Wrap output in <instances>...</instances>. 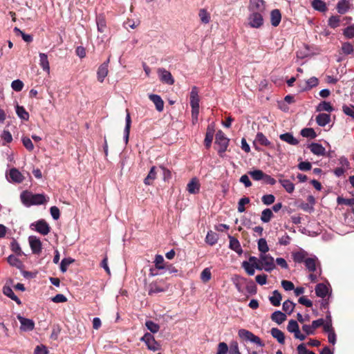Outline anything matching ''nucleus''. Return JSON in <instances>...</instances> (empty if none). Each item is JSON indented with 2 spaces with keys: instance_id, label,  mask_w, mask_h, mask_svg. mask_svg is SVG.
<instances>
[{
  "instance_id": "f257e3e1",
  "label": "nucleus",
  "mask_w": 354,
  "mask_h": 354,
  "mask_svg": "<svg viewBox=\"0 0 354 354\" xmlns=\"http://www.w3.org/2000/svg\"><path fill=\"white\" fill-rule=\"evenodd\" d=\"M20 199L21 203L26 207L42 205L46 202L44 194H33L28 190L21 193Z\"/></svg>"
},
{
  "instance_id": "f03ea898",
  "label": "nucleus",
  "mask_w": 354,
  "mask_h": 354,
  "mask_svg": "<svg viewBox=\"0 0 354 354\" xmlns=\"http://www.w3.org/2000/svg\"><path fill=\"white\" fill-rule=\"evenodd\" d=\"M199 102L200 97L198 95V88L196 86H194L192 87L190 93V105L192 107V117L194 124L198 120L199 114Z\"/></svg>"
},
{
  "instance_id": "7ed1b4c3",
  "label": "nucleus",
  "mask_w": 354,
  "mask_h": 354,
  "mask_svg": "<svg viewBox=\"0 0 354 354\" xmlns=\"http://www.w3.org/2000/svg\"><path fill=\"white\" fill-rule=\"evenodd\" d=\"M230 140L225 136V133L219 130L216 134L215 138V144L219 146L218 149V153L220 157H223V153L227 150V148L229 145Z\"/></svg>"
},
{
  "instance_id": "20e7f679",
  "label": "nucleus",
  "mask_w": 354,
  "mask_h": 354,
  "mask_svg": "<svg viewBox=\"0 0 354 354\" xmlns=\"http://www.w3.org/2000/svg\"><path fill=\"white\" fill-rule=\"evenodd\" d=\"M315 294L317 297L325 299L331 296L332 289L330 283L326 281L324 283H319L315 288Z\"/></svg>"
},
{
  "instance_id": "39448f33",
  "label": "nucleus",
  "mask_w": 354,
  "mask_h": 354,
  "mask_svg": "<svg viewBox=\"0 0 354 354\" xmlns=\"http://www.w3.org/2000/svg\"><path fill=\"white\" fill-rule=\"evenodd\" d=\"M321 274L320 262L316 256L311 254V282L317 281Z\"/></svg>"
},
{
  "instance_id": "423d86ee",
  "label": "nucleus",
  "mask_w": 354,
  "mask_h": 354,
  "mask_svg": "<svg viewBox=\"0 0 354 354\" xmlns=\"http://www.w3.org/2000/svg\"><path fill=\"white\" fill-rule=\"evenodd\" d=\"M239 335L241 338L245 340L250 341L251 342L255 343L261 346H264V344L258 336H256L252 332L248 330L240 329L239 330Z\"/></svg>"
},
{
  "instance_id": "0eeeda50",
  "label": "nucleus",
  "mask_w": 354,
  "mask_h": 354,
  "mask_svg": "<svg viewBox=\"0 0 354 354\" xmlns=\"http://www.w3.org/2000/svg\"><path fill=\"white\" fill-rule=\"evenodd\" d=\"M141 341L144 342L148 349L151 351H158L160 349V345L156 341L154 337L149 333H146L143 337L140 339Z\"/></svg>"
},
{
  "instance_id": "6e6552de",
  "label": "nucleus",
  "mask_w": 354,
  "mask_h": 354,
  "mask_svg": "<svg viewBox=\"0 0 354 354\" xmlns=\"http://www.w3.org/2000/svg\"><path fill=\"white\" fill-rule=\"evenodd\" d=\"M263 13L250 12L248 16V24L252 28H259L263 24Z\"/></svg>"
},
{
  "instance_id": "1a4fd4ad",
  "label": "nucleus",
  "mask_w": 354,
  "mask_h": 354,
  "mask_svg": "<svg viewBox=\"0 0 354 354\" xmlns=\"http://www.w3.org/2000/svg\"><path fill=\"white\" fill-rule=\"evenodd\" d=\"M248 9L250 12L263 13L266 10L265 1L263 0H250Z\"/></svg>"
},
{
  "instance_id": "9d476101",
  "label": "nucleus",
  "mask_w": 354,
  "mask_h": 354,
  "mask_svg": "<svg viewBox=\"0 0 354 354\" xmlns=\"http://www.w3.org/2000/svg\"><path fill=\"white\" fill-rule=\"evenodd\" d=\"M158 73L160 81L163 83L169 85H172L174 83V79L173 78L171 73L167 71L165 68H159L158 69Z\"/></svg>"
},
{
  "instance_id": "9b49d317",
  "label": "nucleus",
  "mask_w": 354,
  "mask_h": 354,
  "mask_svg": "<svg viewBox=\"0 0 354 354\" xmlns=\"http://www.w3.org/2000/svg\"><path fill=\"white\" fill-rule=\"evenodd\" d=\"M109 61H110V57H109L106 62L102 63L99 66V68L97 69V80L101 83L104 82V78L108 75V73H109L108 66H109Z\"/></svg>"
},
{
  "instance_id": "f8f14e48",
  "label": "nucleus",
  "mask_w": 354,
  "mask_h": 354,
  "mask_svg": "<svg viewBox=\"0 0 354 354\" xmlns=\"http://www.w3.org/2000/svg\"><path fill=\"white\" fill-rule=\"evenodd\" d=\"M261 262L265 270L270 272L274 268V259L268 254H261Z\"/></svg>"
},
{
  "instance_id": "ddd939ff",
  "label": "nucleus",
  "mask_w": 354,
  "mask_h": 354,
  "mask_svg": "<svg viewBox=\"0 0 354 354\" xmlns=\"http://www.w3.org/2000/svg\"><path fill=\"white\" fill-rule=\"evenodd\" d=\"M307 253L300 251L293 253V259L295 262H304L306 269L310 272V258H306Z\"/></svg>"
},
{
  "instance_id": "4468645a",
  "label": "nucleus",
  "mask_w": 354,
  "mask_h": 354,
  "mask_svg": "<svg viewBox=\"0 0 354 354\" xmlns=\"http://www.w3.org/2000/svg\"><path fill=\"white\" fill-rule=\"evenodd\" d=\"M17 319L21 324V328L24 330H32L35 327V323L32 319L24 318L21 315L17 316Z\"/></svg>"
},
{
  "instance_id": "2eb2a0df",
  "label": "nucleus",
  "mask_w": 354,
  "mask_h": 354,
  "mask_svg": "<svg viewBox=\"0 0 354 354\" xmlns=\"http://www.w3.org/2000/svg\"><path fill=\"white\" fill-rule=\"evenodd\" d=\"M149 98L153 102L158 111L161 112L164 109V101L160 95L156 94H149Z\"/></svg>"
},
{
  "instance_id": "dca6fc26",
  "label": "nucleus",
  "mask_w": 354,
  "mask_h": 354,
  "mask_svg": "<svg viewBox=\"0 0 354 354\" xmlns=\"http://www.w3.org/2000/svg\"><path fill=\"white\" fill-rule=\"evenodd\" d=\"M200 183L196 178H193L187 185V190L189 193L195 194L200 191Z\"/></svg>"
},
{
  "instance_id": "f3484780",
  "label": "nucleus",
  "mask_w": 354,
  "mask_h": 354,
  "mask_svg": "<svg viewBox=\"0 0 354 354\" xmlns=\"http://www.w3.org/2000/svg\"><path fill=\"white\" fill-rule=\"evenodd\" d=\"M165 289L160 286L159 282L158 281H153L149 285L148 288V294L149 295H153L154 294H157L159 292H165Z\"/></svg>"
},
{
  "instance_id": "a211bd4d",
  "label": "nucleus",
  "mask_w": 354,
  "mask_h": 354,
  "mask_svg": "<svg viewBox=\"0 0 354 354\" xmlns=\"http://www.w3.org/2000/svg\"><path fill=\"white\" fill-rule=\"evenodd\" d=\"M35 230L41 234L46 235L49 232L50 227L45 221L40 220L36 223Z\"/></svg>"
},
{
  "instance_id": "6ab92c4d",
  "label": "nucleus",
  "mask_w": 354,
  "mask_h": 354,
  "mask_svg": "<svg viewBox=\"0 0 354 354\" xmlns=\"http://www.w3.org/2000/svg\"><path fill=\"white\" fill-rule=\"evenodd\" d=\"M9 178L12 182L20 183L24 180V176L16 168L10 170Z\"/></svg>"
},
{
  "instance_id": "aec40b11",
  "label": "nucleus",
  "mask_w": 354,
  "mask_h": 354,
  "mask_svg": "<svg viewBox=\"0 0 354 354\" xmlns=\"http://www.w3.org/2000/svg\"><path fill=\"white\" fill-rule=\"evenodd\" d=\"M281 20V14L279 10L274 9L270 12V22L271 24L277 27L279 26Z\"/></svg>"
},
{
  "instance_id": "412c9836",
  "label": "nucleus",
  "mask_w": 354,
  "mask_h": 354,
  "mask_svg": "<svg viewBox=\"0 0 354 354\" xmlns=\"http://www.w3.org/2000/svg\"><path fill=\"white\" fill-rule=\"evenodd\" d=\"M315 121L320 127H325L330 122V115L327 113H319L315 118Z\"/></svg>"
},
{
  "instance_id": "4be33fe9",
  "label": "nucleus",
  "mask_w": 354,
  "mask_h": 354,
  "mask_svg": "<svg viewBox=\"0 0 354 354\" xmlns=\"http://www.w3.org/2000/svg\"><path fill=\"white\" fill-rule=\"evenodd\" d=\"M126 112H127L126 125H125L124 130V138L125 142L127 144L129 141V138L130 129H131V119L130 113L128 109L126 110Z\"/></svg>"
},
{
  "instance_id": "5701e85b",
  "label": "nucleus",
  "mask_w": 354,
  "mask_h": 354,
  "mask_svg": "<svg viewBox=\"0 0 354 354\" xmlns=\"http://www.w3.org/2000/svg\"><path fill=\"white\" fill-rule=\"evenodd\" d=\"M39 65L44 71L48 74L50 73V64L46 54L43 53H39Z\"/></svg>"
},
{
  "instance_id": "b1692460",
  "label": "nucleus",
  "mask_w": 354,
  "mask_h": 354,
  "mask_svg": "<svg viewBox=\"0 0 354 354\" xmlns=\"http://www.w3.org/2000/svg\"><path fill=\"white\" fill-rule=\"evenodd\" d=\"M279 138L281 140L286 142L287 143L292 145H297L299 143V141L295 138L292 134L290 133L281 134Z\"/></svg>"
},
{
  "instance_id": "393cba45",
  "label": "nucleus",
  "mask_w": 354,
  "mask_h": 354,
  "mask_svg": "<svg viewBox=\"0 0 354 354\" xmlns=\"http://www.w3.org/2000/svg\"><path fill=\"white\" fill-rule=\"evenodd\" d=\"M156 167L153 166L147 177L144 179V183L147 185H150L153 184V180L156 178Z\"/></svg>"
},
{
  "instance_id": "a878e982",
  "label": "nucleus",
  "mask_w": 354,
  "mask_h": 354,
  "mask_svg": "<svg viewBox=\"0 0 354 354\" xmlns=\"http://www.w3.org/2000/svg\"><path fill=\"white\" fill-rule=\"evenodd\" d=\"M311 152L317 156H324L326 154V149L320 144L311 143Z\"/></svg>"
},
{
  "instance_id": "bb28decb",
  "label": "nucleus",
  "mask_w": 354,
  "mask_h": 354,
  "mask_svg": "<svg viewBox=\"0 0 354 354\" xmlns=\"http://www.w3.org/2000/svg\"><path fill=\"white\" fill-rule=\"evenodd\" d=\"M8 263L17 268L21 269L24 267V264L15 254H10L7 258Z\"/></svg>"
},
{
  "instance_id": "cd10ccee",
  "label": "nucleus",
  "mask_w": 354,
  "mask_h": 354,
  "mask_svg": "<svg viewBox=\"0 0 354 354\" xmlns=\"http://www.w3.org/2000/svg\"><path fill=\"white\" fill-rule=\"evenodd\" d=\"M3 292L5 295L10 297L19 305L21 304V300L15 295L12 289L10 286H4L3 288Z\"/></svg>"
},
{
  "instance_id": "c85d7f7f",
  "label": "nucleus",
  "mask_w": 354,
  "mask_h": 354,
  "mask_svg": "<svg viewBox=\"0 0 354 354\" xmlns=\"http://www.w3.org/2000/svg\"><path fill=\"white\" fill-rule=\"evenodd\" d=\"M271 319L273 322L281 324L286 319V315L283 313L277 310L272 314Z\"/></svg>"
},
{
  "instance_id": "c756f323",
  "label": "nucleus",
  "mask_w": 354,
  "mask_h": 354,
  "mask_svg": "<svg viewBox=\"0 0 354 354\" xmlns=\"http://www.w3.org/2000/svg\"><path fill=\"white\" fill-rule=\"evenodd\" d=\"M153 263L156 268L158 270H164L167 263V262L165 261L163 257L160 254L156 255Z\"/></svg>"
},
{
  "instance_id": "7c9ffc66",
  "label": "nucleus",
  "mask_w": 354,
  "mask_h": 354,
  "mask_svg": "<svg viewBox=\"0 0 354 354\" xmlns=\"http://www.w3.org/2000/svg\"><path fill=\"white\" fill-rule=\"evenodd\" d=\"M270 333L272 336L277 339L280 344H283L285 341V336L283 333L277 328H272Z\"/></svg>"
},
{
  "instance_id": "2f4dec72",
  "label": "nucleus",
  "mask_w": 354,
  "mask_h": 354,
  "mask_svg": "<svg viewBox=\"0 0 354 354\" xmlns=\"http://www.w3.org/2000/svg\"><path fill=\"white\" fill-rule=\"evenodd\" d=\"M350 8V3L348 0H341L337 5V12L340 14H344Z\"/></svg>"
},
{
  "instance_id": "473e14b6",
  "label": "nucleus",
  "mask_w": 354,
  "mask_h": 354,
  "mask_svg": "<svg viewBox=\"0 0 354 354\" xmlns=\"http://www.w3.org/2000/svg\"><path fill=\"white\" fill-rule=\"evenodd\" d=\"M198 17L201 23L207 24L211 20L210 14L207 12V10L205 8H202L199 10Z\"/></svg>"
},
{
  "instance_id": "72a5a7b5",
  "label": "nucleus",
  "mask_w": 354,
  "mask_h": 354,
  "mask_svg": "<svg viewBox=\"0 0 354 354\" xmlns=\"http://www.w3.org/2000/svg\"><path fill=\"white\" fill-rule=\"evenodd\" d=\"M214 131L213 129H211L209 127H207V132L205 134V138L204 140V144L207 149H209L211 146L213 137H214Z\"/></svg>"
},
{
  "instance_id": "f704fd0d",
  "label": "nucleus",
  "mask_w": 354,
  "mask_h": 354,
  "mask_svg": "<svg viewBox=\"0 0 354 354\" xmlns=\"http://www.w3.org/2000/svg\"><path fill=\"white\" fill-rule=\"evenodd\" d=\"M279 182L280 183V184L282 185V187L286 189V191L288 193L290 194V193L293 192V191L295 189V185L290 180H287V179L280 178L279 180Z\"/></svg>"
},
{
  "instance_id": "c9c22d12",
  "label": "nucleus",
  "mask_w": 354,
  "mask_h": 354,
  "mask_svg": "<svg viewBox=\"0 0 354 354\" xmlns=\"http://www.w3.org/2000/svg\"><path fill=\"white\" fill-rule=\"evenodd\" d=\"M311 5L314 9L324 12L327 10V7L326 3L322 0H313L311 2Z\"/></svg>"
},
{
  "instance_id": "e433bc0d",
  "label": "nucleus",
  "mask_w": 354,
  "mask_h": 354,
  "mask_svg": "<svg viewBox=\"0 0 354 354\" xmlns=\"http://www.w3.org/2000/svg\"><path fill=\"white\" fill-rule=\"evenodd\" d=\"M282 297L281 293L278 290H274L272 293V296L270 297V301L274 306H280Z\"/></svg>"
},
{
  "instance_id": "4c0bfd02",
  "label": "nucleus",
  "mask_w": 354,
  "mask_h": 354,
  "mask_svg": "<svg viewBox=\"0 0 354 354\" xmlns=\"http://www.w3.org/2000/svg\"><path fill=\"white\" fill-rule=\"evenodd\" d=\"M16 113L19 118L21 120L28 121L29 120V113L26 111L24 106L17 105L16 106Z\"/></svg>"
},
{
  "instance_id": "58836bf2",
  "label": "nucleus",
  "mask_w": 354,
  "mask_h": 354,
  "mask_svg": "<svg viewBox=\"0 0 354 354\" xmlns=\"http://www.w3.org/2000/svg\"><path fill=\"white\" fill-rule=\"evenodd\" d=\"M334 110L330 103L328 102L323 101L318 104L316 107V111L318 112L321 111H328L331 112Z\"/></svg>"
},
{
  "instance_id": "ea45409f",
  "label": "nucleus",
  "mask_w": 354,
  "mask_h": 354,
  "mask_svg": "<svg viewBox=\"0 0 354 354\" xmlns=\"http://www.w3.org/2000/svg\"><path fill=\"white\" fill-rule=\"evenodd\" d=\"M96 23L98 31L104 32L106 28L105 18L103 15H100L96 18Z\"/></svg>"
},
{
  "instance_id": "a19ab883",
  "label": "nucleus",
  "mask_w": 354,
  "mask_h": 354,
  "mask_svg": "<svg viewBox=\"0 0 354 354\" xmlns=\"http://www.w3.org/2000/svg\"><path fill=\"white\" fill-rule=\"evenodd\" d=\"M256 141L262 146H270L271 142L267 139L263 133H257L256 136Z\"/></svg>"
},
{
  "instance_id": "79ce46f5",
  "label": "nucleus",
  "mask_w": 354,
  "mask_h": 354,
  "mask_svg": "<svg viewBox=\"0 0 354 354\" xmlns=\"http://www.w3.org/2000/svg\"><path fill=\"white\" fill-rule=\"evenodd\" d=\"M272 211L270 209H265L261 216V220L264 223H268L273 217Z\"/></svg>"
},
{
  "instance_id": "37998d69",
  "label": "nucleus",
  "mask_w": 354,
  "mask_h": 354,
  "mask_svg": "<svg viewBox=\"0 0 354 354\" xmlns=\"http://www.w3.org/2000/svg\"><path fill=\"white\" fill-rule=\"evenodd\" d=\"M252 178L254 180H263L264 176V172L260 169H256L248 172Z\"/></svg>"
},
{
  "instance_id": "c03bdc74",
  "label": "nucleus",
  "mask_w": 354,
  "mask_h": 354,
  "mask_svg": "<svg viewBox=\"0 0 354 354\" xmlns=\"http://www.w3.org/2000/svg\"><path fill=\"white\" fill-rule=\"evenodd\" d=\"M250 200L248 197H243L241 198L238 203V212H244L245 211V205L249 204Z\"/></svg>"
},
{
  "instance_id": "a18cd8bd",
  "label": "nucleus",
  "mask_w": 354,
  "mask_h": 354,
  "mask_svg": "<svg viewBox=\"0 0 354 354\" xmlns=\"http://www.w3.org/2000/svg\"><path fill=\"white\" fill-rule=\"evenodd\" d=\"M75 261L73 259L71 258H64L62 260L60 263V270L62 272H65L67 270V268L69 265L73 263Z\"/></svg>"
},
{
  "instance_id": "49530a36",
  "label": "nucleus",
  "mask_w": 354,
  "mask_h": 354,
  "mask_svg": "<svg viewBox=\"0 0 354 354\" xmlns=\"http://www.w3.org/2000/svg\"><path fill=\"white\" fill-rule=\"evenodd\" d=\"M145 326L147 329L153 333H157L160 329V326L151 320L147 321L145 322Z\"/></svg>"
},
{
  "instance_id": "de8ad7c7",
  "label": "nucleus",
  "mask_w": 354,
  "mask_h": 354,
  "mask_svg": "<svg viewBox=\"0 0 354 354\" xmlns=\"http://www.w3.org/2000/svg\"><path fill=\"white\" fill-rule=\"evenodd\" d=\"M211 277H212V273H211L210 268H205L201 274V281L203 283H207L211 279Z\"/></svg>"
},
{
  "instance_id": "09e8293b",
  "label": "nucleus",
  "mask_w": 354,
  "mask_h": 354,
  "mask_svg": "<svg viewBox=\"0 0 354 354\" xmlns=\"http://www.w3.org/2000/svg\"><path fill=\"white\" fill-rule=\"evenodd\" d=\"M242 266L248 275H250V276L254 275L255 270H254V265L253 264V263H250L248 261H243Z\"/></svg>"
},
{
  "instance_id": "8fccbe9b",
  "label": "nucleus",
  "mask_w": 354,
  "mask_h": 354,
  "mask_svg": "<svg viewBox=\"0 0 354 354\" xmlns=\"http://www.w3.org/2000/svg\"><path fill=\"white\" fill-rule=\"evenodd\" d=\"M14 32L17 35H20L26 42L30 43L33 39L32 35L24 33L23 31H21L19 28L17 27L14 28Z\"/></svg>"
},
{
  "instance_id": "3c124183",
  "label": "nucleus",
  "mask_w": 354,
  "mask_h": 354,
  "mask_svg": "<svg viewBox=\"0 0 354 354\" xmlns=\"http://www.w3.org/2000/svg\"><path fill=\"white\" fill-rule=\"evenodd\" d=\"M295 308V304L290 300H286L283 304V310L288 314H290Z\"/></svg>"
},
{
  "instance_id": "603ef678",
  "label": "nucleus",
  "mask_w": 354,
  "mask_h": 354,
  "mask_svg": "<svg viewBox=\"0 0 354 354\" xmlns=\"http://www.w3.org/2000/svg\"><path fill=\"white\" fill-rule=\"evenodd\" d=\"M287 329L290 333H294V334L299 330L297 322L293 319L289 321Z\"/></svg>"
},
{
  "instance_id": "864d4df0",
  "label": "nucleus",
  "mask_w": 354,
  "mask_h": 354,
  "mask_svg": "<svg viewBox=\"0 0 354 354\" xmlns=\"http://www.w3.org/2000/svg\"><path fill=\"white\" fill-rule=\"evenodd\" d=\"M24 84L23 82L20 80H14L11 84L12 88L17 92L21 91L24 88Z\"/></svg>"
},
{
  "instance_id": "5fc2aeb1",
  "label": "nucleus",
  "mask_w": 354,
  "mask_h": 354,
  "mask_svg": "<svg viewBox=\"0 0 354 354\" xmlns=\"http://www.w3.org/2000/svg\"><path fill=\"white\" fill-rule=\"evenodd\" d=\"M261 201L264 205H270L275 201V196L273 194H266L262 196Z\"/></svg>"
},
{
  "instance_id": "6e6d98bb",
  "label": "nucleus",
  "mask_w": 354,
  "mask_h": 354,
  "mask_svg": "<svg viewBox=\"0 0 354 354\" xmlns=\"http://www.w3.org/2000/svg\"><path fill=\"white\" fill-rule=\"evenodd\" d=\"M22 143L24 146L26 147L27 150L29 151H32L34 149V145L32 144V142L31 140L28 137H23L22 139Z\"/></svg>"
},
{
  "instance_id": "4d7b16f0",
  "label": "nucleus",
  "mask_w": 354,
  "mask_h": 354,
  "mask_svg": "<svg viewBox=\"0 0 354 354\" xmlns=\"http://www.w3.org/2000/svg\"><path fill=\"white\" fill-rule=\"evenodd\" d=\"M337 203L339 205H354V198H344L338 197L337 199Z\"/></svg>"
},
{
  "instance_id": "13d9d810",
  "label": "nucleus",
  "mask_w": 354,
  "mask_h": 354,
  "mask_svg": "<svg viewBox=\"0 0 354 354\" xmlns=\"http://www.w3.org/2000/svg\"><path fill=\"white\" fill-rule=\"evenodd\" d=\"M1 138L5 142L3 145H6V143H10L12 140V136L11 133L7 130H3L1 135Z\"/></svg>"
},
{
  "instance_id": "bf43d9fd",
  "label": "nucleus",
  "mask_w": 354,
  "mask_h": 354,
  "mask_svg": "<svg viewBox=\"0 0 354 354\" xmlns=\"http://www.w3.org/2000/svg\"><path fill=\"white\" fill-rule=\"evenodd\" d=\"M342 50L344 54L349 55L353 52V47L349 42H346L342 44Z\"/></svg>"
},
{
  "instance_id": "052dcab7",
  "label": "nucleus",
  "mask_w": 354,
  "mask_h": 354,
  "mask_svg": "<svg viewBox=\"0 0 354 354\" xmlns=\"http://www.w3.org/2000/svg\"><path fill=\"white\" fill-rule=\"evenodd\" d=\"M228 351V346L225 342H220L218 345L216 354H226Z\"/></svg>"
},
{
  "instance_id": "680f3d73",
  "label": "nucleus",
  "mask_w": 354,
  "mask_h": 354,
  "mask_svg": "<svg viewBox=\"0 0 354 354\" xmlns=\"http://www.w3.org/2000/svg\"><path fill=\"white\" fill-rule=\"evenodd\" d=\"M281 286L286 291H290L295 289V286L293 283L290 281L282 280Z\"/></svg>"
},
{
  "instance_id": "e2e57ef3",
  "label": "nucleus",
  "mask_w": 354,
  "mask_h": 354,
  "mask_svg": "<svg viewBox=\"0 0 354 354\" xmlns=\"http://www.w3.org/2000/svg\"><path fill=\"white\" fill-rule=\"evenodd\" d=\"M344 35L347 38L354 37V25L350 26L344 29Z\"/></svg>"
},
{
  "instance_id": "0e129e2a",
  "label": "nucleus",
  "mask_w": 354,
  "mask_h": 354,
  "mask_svg": "<svg viewBox=\"0 0 354 354\" xmlns=\"http://www.w3.org/2000/svg\"><path fill=\"white\" fill-rule=\"evenodd\" d=\"M50 214H51L52 217L53 218V219L57 220L59 218L60 212L57 207H56V206L51 207L50 209Z\"/></svg>"
},
{
  "instance_id": "69168bd1",
  "label": "nucleus",
  "mask_w": 354,
  "mask_h": 354,
  "mask_svg": "<svg viewBox=\"0 0 354 354\" xmlns=\"http://www.w3.org/2000/svg\"><path fill=\"white\" fill-rule=\"evenodd\" d=\"M339 17L337 16H332L329 18L328 23L330 27L336 28L339 26Z\"/></svg>"
},
{
  "instance_id": "338daca9",
  "label": "nucleus",
  "mask_w": 354,
  "mask_h": 354,
  "mask_svg": "<svg viewBox=\"0 0 354 354\" xmlns=\"http://www.w3.org/2000/svg\"><path fill=\"white\" fill-rule=\"evenodd\" d=\"M343 111L346 115H349L354 119V106H344Z\"/></svg>"
},
{
  "instance_id": "774afa93",
  "label": "nucleus",
  "mask_w": 354,
  "mask_h": 354,
  "mask_svg": "<svg viewBox=\"0 0 354 354\" xmlns=\"http://www.w3.org/2000/svg\"><path fill=\"white\" fill-rule=\"evenodd\" d=\"M48 351H47L46 346H37L34 351V354H48Z\"/></svg>"
}]
</instances>
